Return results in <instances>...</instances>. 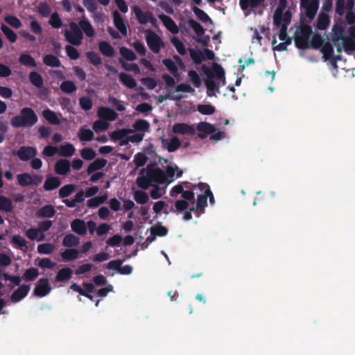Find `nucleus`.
<instances>
[{"label":"nucleus","mask_w":355,"mask_h":355,"mask_svg":"<svg viewBox=\"0 0 355 355\" xmlns=\"http://www.w3.org/2000/svg\"><path fill=\"white\" fill-rule=\"evenodd\" d=\"M78 137L82 141H90L94 138V133L90 129L81 128L78 133Z\"/></svg>","instance_id":"de8ad7c7"},{"label":"nucleus","mask_w":355,"mask_h":355,"mask_svg":"<svg viewBox=\"0 0 355 355\" xmlns=\"http://www.w3.org/2000/svg\"><path fill=\"white\" fill-rule=\"evenodd\" d=\"M42 116L49 123L52 125H60L61 123L56 113L49 108L42 111Z\"/></svg>","instance_id":"b1692460"},{"label":"nucleus","mask_w":355,"mask_h":355,"mask_svg":"<svg viewBox=\"0 0 355 355\" xmlns=\"http://www.w3.org/2000/svg\"><path fill=\"white\" fill-rule=\"evenodd\" d=\"M192 10H193V12L195 13V15L197 16V17L202 22H204V23H206L207 21L212 22V21H211V18L209 17V15L202 9H200L196 6H194L192 8Z\"/></svg>","instance_id":"69168bd1"},{"label":"nucleus","mask_w":355,"mask_h":355,"mask_svg":"<svg viewBox=\"0 0 355 355\" xmlns=\"http://www.w3.org/2000/svg\"><path fill=\"white\" fill-rule=\"evenodd\" d=\"M13 209L12 200L3 196H0V211L11 212Z\"/></svg>","instance_id":"a19ab883"},{"label":"nucleus","mask_w":355,"mask_h":355,"mask_svg":"<svg viewBox=\"0 0 355 355\" xmlns=\"http://www.w3.org/2000/svg\"><path fill=\"white\" fill-rule=\"evenodd\" d=\"M1 30L11 43H15L17 41V35L10 28L5 24H2L1 26Z\"/></svg>","instance_id":"09e8293b"},{"label":"nucleus","mask_w":355,"mask_h":355,"mask_svg":"<svg viewBox=\"0 0 355 355\" xmlns=\"http://www.w3.org/2000/svg\"><path fill=\"white\" fill-rule=\"evenodd\" d=\"M37 151L35 147L22 146L17 150H13L12 154L17 156L20 160L27 162L37 155Z\"/></svg>","instance_id":"39448f33"},{"label":"nucleus","mask_w":355,"mask_h":355,"mask_svg":"<svg viewBox=\"0 0 355 355\" xmlns=\"http://www.w3.org/2000/svg\"><path fill=\"white\" fill-rule=\"evenodd\" d=\"M75 150L74 146L71 144L67 143L60 146L59 153L64 157H71L74 154Z\"/></svg>","instance_id":"49530a36"},{"label":"nucleus","mask_w":355,"mask_h":355,"mask_svg":"<svg viewBox=\"0 0 355 355\" xmlns=\"http://www.w3.org/2000/svg\"><path fill=\"white\" fill-rule=\"evenodd\" d=\"M76 189V186L72 184H69L63 186L59 190V196L61 198H65L69 196Z\"/></svg>","instance_id":"5fc2aeb1"},{"label":"nucleus","mask_w":355,"mask_h":355,"mask_svg":"<svg viewBox=\"0 0 355 355\" xmlns=\"http://www.w3.org/2000/svg\"><path fill=\"white\" fill-rule=\"evenodd\" d=\"M313 35L312 28L309 24H302L295 33L294 42L299 49H309V39Z\"/></svg>","instance_id":"f03ea898"},{"label":"nucleus","mask_w":355,"mask_h":355,"mask_svg":"<svg viewBox=\"0 0 355 355\" xmlns=\"http://www.w3.org/2000/svg\"><path fill=\"white\" fill-rule=\"evenodd\" d=\"M98 116L101 119L110 121H113L117 118L116 112L114 110L106 107H102L98 109Z\"/></svg>","instance_id":"dca6fc26"},{"label":"nucleus","mask_w":355,"mask_h":355,"mask_svg":"<svg viewBox=\"0 0 355 355\" xmlns=\"http://www.w3.org/2000/svg\"><path fill=\"white\" fill-rule=\"evenodd\" d=\"M183 184L185 185V187L187 188V189H192V184H191L188 182H182V184H178L175 186H174L171 191H170V195L172 197H176L178 194H182V192L184 191V186Z\"/></svg>","instance_id":"a18cd8bd"},{"label":"nucleus","mask_w":355,"mask_h":355,"mask_svg":"<svg viewBox=\"0 0 355 355\" xmlns=\"http://www.w3.org/2000/svg\"><path fill=\"white\" fill-rule=\"evenodd\" d=\"M55 249L53 244L50 243H45L38 245L37 252L41 254H50Z\"/></svg>","instance_id":"680f3d73"},{"label":"nucleus","mask_w":355,"mask_h":355,"mask_svg":"<svg viewBox=\"0 0 355 355\" xmlns=\"http://www.w3.org/2000/svg\"><path fill=\"white\" fill-rule=\"evenodd\" d=\"M345 52L349 53L355 51V41L350 37H345L343 40Z\"/></svg>","instance_id":"774afa93"},{"label":"nucleus","mask_w":355,"mask_h":355,"mask_svg":"<svg viewBox=\"0 0 355 355\" xmlns=\"http://www.w3.org/2000/svg\"><path fill=\"white\" fill-rule=\"evenodd\" d=\"M61 184L59 178L55 176H49L46 178L43 188L45 191H53L58 188Z\"/></svg>","instance_id":"6ab92c4d"},{"label":"nucleus","mask_w":355,"mask_h":355,"mask_svg":"<svg viewBox=\"0 0 355 355\" xmlns=\"http://www.w3.org/2000/svg\"><path fill=\"white\" fill-rule=\"evenodd\" d=\"M80 242V239L73 234H67L62 240V245L67 248L76 247Z\"/></svg>","instance_id":"c85d7f7f"},{"label":"nucleus","mask_w":355,"mask_h":355,"mask_svg":"<svg viewBox=\"0 0 355 355\" xmlns=\"http://www.w3.org/2000/svg\"><path fill=\"white\" fill-rule=\"evenodd\" d=\"M30 291V286L22 285L15 290L10 296V300L12 302H18L24 298Z\"/></svg>","instance_id":"ddd939ff"},{"label":"nucleus","mask_w":355,"mask_h":355,"mask_svg":"<svg viewBox=\"0 0 355 355\" xmlns=\"http://www.w3.org/2000/svg\"><path fill=\"white\" fill-rule=\"evenodd\" d=\"M71 164L68 159H58L55 165L54 170L56 174L60 175H66L70 172Z\"/></svg>","instance_id":"1a4fd4ad"},{"label":"nucleus","mask_w":355,"mask_h":355,"mask_svg":"<svg viewBox=\"0 0 355 355\" xmlns=\"http://www.w3.org/2000/svg\"><path fill=\"white\" fill-rule=\"evenodd\" d=\"M331 40L334 43L343 40L346 37L345 36V29L341 24H334L331 28Z\"/></svg>","instance_id":"a211bd4d"},{"label":"nucleus","mask_w":355,"mask_h":355,"mask_svg":"<svg viewBox=\"0 0 355 355\" xmlns=\"http://www.w3.org/2000/svg\"><path fill=\"white\" fill-rule=\"evenodd\" d=\"M98 49L100 52L105 56L112 57L115 51L111 44L105 41H102L98 43Z\"/></svg>","instance_id":"cd10ccee"},{"label":"nucleus","mask_w":355,"mask_h":355,"mask_svg":"<svg viewBox=\"0 0 355 355\" xmlns=\"http://www.w3.org/2000/svg\"><path fill=\"white\" fill-rule=\"evenodd\" d=\"M38 275L39 272L37 268H30L24 272L22 279L26 282L33 281Z\"/></svg>","instance_id":"bf43d9fd"},{"label":"nucleus","mask_w":355,"mask_h":355,"mask_svg":"<svg viewBox=\"0 0 355 355\" xmlns=\"http://www.w3.org/2000/svg\"><path fill=\"white\" fill-rule=\"evenodd\" d=\"M63 260L67 261H73L79 257V251L75 248L67 249L60 254Z\"/></svg>","instance_id":"7c9ffc66"},{"label":"nucleus","mask_w":355,"mask_h":355,"mask_svg":"<svg viewBox=\"0 0 355 355\" xmlns=\"http://www.w3.org/2000/svg\"><path fill=\"white\" fill-rule=\"evenodd\" d=\"M134 199L138 204L144 205L148 202L149 196L146 192L137 190L134 193Z\"/></svg>","instance_id":"13d9d810"},{"label":"nucleus","mask_w":355,"mask_h":355,"mask_svg":"<svg viewBox=\"0 0 355 355\" xmlns=\"http://www.w3.org/2000/svg\"><path fill=\"white\" fill-rule=\"evenodd\" d=\"M19 62L21 64L26 67H37V63L34 58L28 53H21L19 58Z\"/></svg>","instance_id":"473e14b6"},{"label":"nucleus","mask_w":355,"mask_h":355,"mask_svg":"<svg viewBox=\"0 0 355 355\" xmlns=\"http://www.w3.org/2000/svg\"><path fill=\"white\" fill-rule=\"evenodd\" d=\"M159 19L162 21L164 26L173 34H177L179 28L174 20L169 16L164 14L158 15Z\"/></svg>","instance_id":"9d476101"},{"label":"nucleus","mask_w":355,"mask_h":355,"mask_svg":"<svg viewBox=\"0 0 355 355\" xmlns=\"http://www.w3.org/2000/svg\"><path fill=\"white\" fill-rule=\"evenodd\" d=\"M302 8L305 9V13L306 17L312 20L315 18L319 7L318 0H312L311 2L306 3L304 5L300 6Z\"/></svg>","instance_id":"9b49d317"},{"label":"nucleus","mask_w":355,"mask_h":355,"mask_svg":"<svg viewBox=\"0 0 355 355\" xmlns=\"http://www.w3.org/2000/svg\"><path fill=\"white\" fill-rule=\"evenodd\" d=\"M202 69L209 77L205 81V84L207 89L209 91H214L216 87V85L215 81L210 77L211 76H212V74H211L209 69L206 65H202Z\"/></svg>","instance_id":"e433bc0d"},{"label":"nucleus","mask_w":355,"mask_h":355,"mask_svg":"<svg viewBox=\"0 0 355 355\" xmlns=\"http://www.w3.org/2000/svg\"><path fill=\"white\" fill-rule=\"evenodd\" d=\"M55 214V210L51 205H44L37 211V216L39 218H51Z\"/></svg>","instance_id":"bb28decb"},{"label":"nucleus","mask_w":355,"mask_h":355,"mask_svg":"<svg viewBox=\"0 0 355 355\" xmlns=\"http://www.w3.org/2000/svg\"><path fill=\"white\" fill-rule=\"evenodd\" d=\"M26 236L31 240L42 241L45 239V234L38 228L31 227L26 232Z\"/></svg>","instance_id":"412c9836"},{"label":"nucleus","mask_w":355,"mask_h":355,"mask_svg":"<svg viewBox=\"0 0 355 355\" xmlns=\"http://www.w3.org/2000/svg\"><path fill=\"white\" fill-rule=\"evenodd\" d=\"M189 52L190 54L191 58L193 60V62L196 64H200L203 60H205V58L202 53L201 50L197 49L195 50L193 49H189Z\"/></svg>","instance_id":"37998d69"},{"label":"nucleus","mask_w":355,"mask_h":355,"mask_svg":"<svg viewBox=\"0 0 355 355\" xmlns=\"http://www.w3.org/2000/svg\"><path fill=\"white\" fill-rule=\"evenodd\" d=\"M49 24L52 28L57 29L63 26L62 19L57 12H54L51 14L49 20Z\"/></svg>","instance_id":"3c124183"},{"label":"nucleus","mask_w":355,"mask_h":355,"mask_svg":"<svg viewBox=\"0 0 355 355\" xmlns=\"http://www.w3.org/2000/svg\"><path fill=\"white\" fill-rule=\"evenodd\" d=\"M136 182L138 187H140L141 189L144 190L148 189L152 183L150 178H148V171H146V176H139L137 178Z\"/></svg>","instance_id":"8fccbe9b"},{"label":"nucleus","mask_w":355,"mask_h":355,"mask_svg":"<svg viewBox=\"0 0 355 355\" xmlns=\"http://www.w3.org/2000/svg\"><path fill=\"white\" fill-rule=\"evenodd\" d=\"M162 63L172 74L174 76L178 74V68L171 59L165 58L162 60Z\"/></svg>","instance_id":"338daca9"},{"label":"nucleus","mask_w":355,"mask_h":355,"mask_svg":"<svg viewBox=\"0 0 355 355\" xmlns=\"http://www.w3.org/2000/svg\"><path fill=\"white\" fill-rule=\"evenodd\" d=\"M51 291L47 278L40 279L36 284L33 294L37 297H44L46 295Z\"/></svg>","instance_id":"0eeeda50"},{"label":"nucleus","mask_w":355,"mask_h":355,"mask_svg":"<svg viewBox=\"0 0 355 355\" xmlns=\"http://www.w3.org/2000/svg\"><path fill=\"white\" fill-rule=\"evenodd\" d=\"M17 183L19 186L26 187L31 185V175L28 173L18 174L17 175Z\"/></svg>","instance_id":"c03bdc74"},{"label":"nucleus","mask_w":355,"mask_h":355,"mask_svg":"<svg viewBox=\"0 0 355 355\" xmlns=\"http://www.w3.org/2000/svg\"><path fill=\"white\" fill-rule=\"evenodd\" d=\"M38 121V117L31 107H24L18 115L13 116L10 123L14 128L32 127Z\"/></svg>","instance_id":"f257e3e1"},{"label":"nucleus","mask_w":355,"mask_h":355,"mask_svg":"<svg viewBox=\"0 0 355 355\" xmlns=\"http://www.w3.org/2000/svg\"><path fill=\"white\" fill-rule=\"evenodd\" d=\"M70 30L64 31L65 40L73 46H79L83 40V33L78 25L71 21L69 24Z\"/></svg>","instance_id":"7ed1b4c3"},{"label":"nucleus","mask_w":355,"mask_h":355,"mask_svg":"<svg viewBox=\"0 0 355 355\" xmlns=\"http://www.w3.org/2000/svg\"><path fill=\"white\" fill-rule=\"evenodd\" d=\"M72 272V270L70 268H63L58 272L55 280L56 282H64L69 280L71 277Z\"/></svg>","instance_id":"72a5a7b5"},{"label":"nucleus","mask_w":355,"mask_h":355,"mask_svg":"<svg viewBox=\"0 0 355 355\" xmlns=\"http://www.w3.org/2000/svg\"><path fill=\"white\" fill-rule=\"evenodd\" d=\"M172 130L173 133L180 135H193L196 132V130L193 125L185 123H175L173 126Z\"/></svg>","instance_id":"6e6552de"},{"label":"nucleus","mask_w":355,"mask_h":355,"mask_svg":"<svg viewBox=\"0 0 355 355\" xmlns=\"http://www.w3.org/2000/svg\"><path fill=\"white\" fill-rule=\"evenodd\" d=\"M78 26L87 37H92L94 36V28L85 15H83L82 19L79 21Z\"/></svg>","instance_id":"f8f14e48"},{"label":"nucleus","mask_w":355,"mask_h":355,"mask_svg":"<svg viewBox=\"0 0 355 355\" xmlns=\"http://www.w3.org/2000/svg\"><path fill=\"white\" fill-rule=\"evenodd\" d=\"M162 143L163 146L170 153L175 152L181 146V141L176 136L173 137L170 140L162 139Z\"/></svg>","instance_id":"2eb2a0df"},{"label":"nucleus","mask_w":355,"mask_h":355,"mask_svg":"<svg viewBox=\"0 0 355 355\" xmlns=\"http://www.w3.org/2000/svg\"><path fill=\"white\" fill-rule=\"evenodd\" d=\"M150 127L149 122L145 119H138L133 124V128L137 131L148 132Z\"/></svg>","instance_id":"603ef678"},{"label":"nucleus","mask_w":355,"mask_h":355,"mask_svg":"<svg viewBox=\"0 0 355 355\" xmlns=\"http://www.w3.org/2000/svg\"><path fill=\"white\" fill-rule=\"evenodd\" d=\"M286 7V0H279V6L276 9L274 14V24L279 26L282 21V15L284 9Z\"/></svg>","instance_id":"4be33fe9"},{"label":"nucleus","mask_w":355,"mask_h":355,"mask_svg":"<svg viewBox=\"0 0 355 355\" xmlns=\"http://www.w3.org/2000/svg\"><path fill=\"white\" fill-rule=\"evenodd\" d=\"M193 189H198L200 191H205L207 199H209V202L211 204L214 203V197L210 189L209 186L205 182H200L198 184H192Z\"/></svg>","instance_id":"5701e85b"},{"label":"nucleus","mask_w":355,"mask_h":355,"mask_svg":"<svg viewBox=\"0 0 355 355\" xmlns=\"http://www.w3.org/2000/svg\"><path fill=\"white\" fill-rule=\"evenodd\" d=\"M197 130L200 132L210 135L214 133L216 129L214 125L206 121H201L197 125Z\"/></svg>","instance_id":"4c0bfd02"},{"label":"nucleus","mask_w":355,"mask_h":355,"mask_svg":"<svg viewBox=\"0 0 355 355\" xmlns=\"http://www.w3.org/2000/svg\"><path fill=\"white\" fill-rule=\"evenodd\" d=\"M201 193H197L196 209L204 212L205 207L207 206V200L205 191H201Z\"/></svg>","instance_id":"79ce46f5"},{"label":"nucleus","mask_w":355,"mask_h":355,"mask_svg":"<svg viewBox=\"0 0 355 355\" xmlns=\"http://www.w3.org/2000/svg\"><path fill=\"white\" fill-rule=\"evenodd\" d=\"M171 42L181 55H184L187 53L185 46L183 42L180 39H178L176 37H173L171 39Z\"/></svg>","instance_id":"e2e57ef3"},{"label":"nucleus","mask_w":355,"mask_h":355,"mask_svg":"<svg viewBox=\"0 0 355 355\" xmlns=\"http://www.w3.org/2000/svg\"><path fill=\"white\" fill-rule=\"evenodd\" d=\"M114 24L118 31L123 35H127V27L124 19H123L121 14L117 11L114 10L112 12Z\"/></svg>","instance_id":"4468645a"},{"label":"nucleus","mask_w":355,"mask_h":355,"mask_svg":"<svg viewBox=\"0 0 355 355\" xmlns=\"http://www.w3.org/2000/svg\"><path fill=\"white\" fill-rule=\"evenodd\" d=\"M146 40L148 48L154 53H158L164 46L161 37L151 30L146 31Z\"/></svg>","instance_id":"20e7f679"},{"label":"nucleus","mask_w":355,"mask_h":355,"mask_svg":"<svg viewBox=\"0 0 355 355\" xmlns=\"http://www.w3.org/2000/svg\"><path fill=\"white\" fill-rule=\"evenodd\" d=\"M133 132L134 131L132 129L123 128L112 132L111 138L114 141L121 140L126 137L128 135Z\"/></svg>","instance_id":"ea45409f"},{"label":"nucleus","mask_w":355,"mask_h":355,"mask_svg":"<svg viewBox=\"0 0 355 355\" xmlns=\"http://www.w3.org/2000/svg\"><path fill=\"white\" fill-rule=\"evenodd\" d=\"M265 0H240L239 3L243 10H246L249 8H255L262 4Z\"/></svg>","instance_id":"f704fd0d"},{"label":"nucleus","mask_w":355,"mask_h":355,"mask_svg":"<svg viewBox=\"0 0 355 355\" xmlns=\"http://www.w3.org/2000/svg\"><path fill=\"white\" fill-rule=\"evenodd\" d=\"M119 78L121 83L130 89H133L137 86V82L131 75L121 72L119 73Z\"/></svg>","instance_id":"a878e982"},{"label":"nucleus","mask_w":355,"mask_h":355,"mask_svg":"<svg viewBox=\"0 0 355 355\" xmlns=\"http://www.w3.org/2000/svg\"><path fill=\"white\" fill-rule=\"evenodd\" d=\"M107 160L103 158H97L91 164H89L87 168V173L88 175L92 174L96 171H98L107 164Z\"/></svg>","instance_id":"aec40b11"},{"label":"nucleus","mask_w":355,"mask_h":355,"mask_svg":"<svg viewBox=\"0 0 355 355\" xmlns=\"http://www.w3.org/2000/svg\"><path fill=\"white\" fill-rule=\"evenodd\" d=\"M29 80L33 85L37 88H41L44 85L42 76L37 71L30 72Z\"/></svg>","instance_id":"c9c22d12"},{"label":"nucleus","mask_w":355,"mask_h":355,"mask_svg":"<svg viewBox=\"0 0 355 355\" xmlns=\"http://www.w3.org/2000/svg\"><path fill=\"white\" fill-rule=\"evenodd\" d=\"M330 23V19L329 15L325 12H321L319 14L316 28L318 30L323 31L325 30Z\"/></svg>","instance_id":"c756f323"},{"label":"nucleus","mask_w":355,"mask_h":355,"mask_svg":"<svg viewBox=\"0 0 355 355\" xmlns=\"http://www.w3.org/2000/svg\"><path fill=\"white\" fill-rule=\"evenodd\" d=\"M43 62L45 65L51 67H60L61 62L58 57L53 54H46L43 57Z\"/></svg>","instance_id":"2f4dec72"},{"label":"nucleus","mask_w":355,"mask_h":355,"mask_svg":"<svg viewBox=\"0 0 355 355\" xmlns=\"http://www.w3.org/2000/svg\"><path fill=\"white\" fill-rule=\"evenodd\" d=\"M320 51L323 53L324 60H327L332 56L334 47L329 42H324L322 46L320 47Z\"/></svg>","instance_id":"052dcab7"},{"label":"nucleus","mask_w":355,"mask_h":355,"mask_svg":"<svg viewBox=\"0 0 355 355\" xmlns=\"http://www.w3.org/2000/svg\"><path fill=\"white\" fill-rule=\"evenodd\" d=\"M60 88L65 94H72L77 90V86L71 80H64L61 83Z\"/></svg>","instance_id":"58836bf2"},{"label":"nucleus","mask_w":355,"mask_h":355,"mask_svg":"<svg viewBox=\"0 0 355 355\" xmlns=\"http://www.w3.org/2000/svg\"><path fill=\"white\" fill-rule=\"evenodd\" d=\"M71 230L81 236L85 235L87 233L86 223L83 220L75 219L71 223Z\"/></svg>","instance_id":"f3484780"},{"label":"nucleus","mask_w":355,"mask_h":355,"mask_svg":"<svg viewBox=\"0 0 355 355\" xmlns=\"http://www.w3.org/2000/svg\"><path fill=\"white\" fill-rule=\"evenodd\" d=\"M132 10L135 12V15L136 16V18H137L138 22L140 24H146L148 22V19L150 17V15H149L150 12H144L142 11V10L140 8V7L138 6H135L132 8Z\"/></svg>","instance_id":"393cba45"},{"label":"nucleus","mask_w":355,"mask_h":355,"mask_svg":"<svg viewBox=\"0 0 355 355\" xmlns=\"http://www.w3.org/2000/svg\"><path fill=\"white\" fill-rule=\"evenodd\" d=\"M197 110L205 115H211L216 111L215 107L211 104H200L198 105Z\"/></svg>","instance_id":"0e129e2a"},{"label":"nucleus","mask_w":355,"mask_h":355,"mask_svg":"<svg viewBox=\"0 0 355 355\" xmlns=\"http://www.w3.org/2000/svg\"><path fill=\"white\" fill-rule=\"evenodd\" d=\"M147 171L148 178H150L151 182L158 184H164L166 181V175L163 170L159 168H148Z\"/></svg>","instance_id":"423d86ee"},{"label":"nucleus","mask_w":355,"mask_h":355,"mask_svg":"<svg viewBox=\"0 0 355 355\" xmlns=\"http://www.w3.org/2000/svg\"><path fill=\"white\" fill-rule=\"evenodd\" d=\"M119 53L122 55V57L128 61H134L137 59V56L132 50L122 46L119 49Z\"/></svg>","instance_id":"4d7b16f0"},{"label":"nucleus","mask_w":355,"mask_h":355,"mask_svg":"<svg viewBox=\"0 0 355 355\" xmlns=\"http://www.w3.org/2000/svg\"><path fill=\"white\" fill-rule=\"evenodd\" d=\"M86 57L91 64L95 67H98L102 64L101 56L94 51H89L86 53Z\"/></svg>","instance_id":"6e6d98bb"},{"label":"nucleus","mask_w":355,"mask_h":355,"mask_svg":"<svg viewBox=\"0 0 355 355\" xmlns=\"http://www.w3.org/2000/svg\"><path fill=\"white\" fill-rule=\"evenodd\" d=\"M310 49H319L322 46L324 40L320 33H315L313 35L311 40L309 41Z\"/></svg>","instance_id":"864d4df0"}]
</instances>
